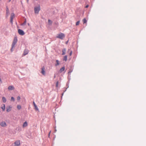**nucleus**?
Listing matches in <instances>:
<instances>
[{"label":"nucleus","mask_w":146,"mask_h":146,"mask_svg":"<svg viewBox=\"0 0 146 146\" xmlns=\"http://www.w3.org/2000/svg\"><path fill=\"white\" fill-rule=\"evenodd\" d=\"M58 81L56 82V87H58Z\"/></svg>","instance_id":"obj_28"},{"label":"nucleus","mask_w":146,"mask_h":146,"mask_svg":"<svg viewBox=\"0 0 146 146\" xmlns=\"http://www.w3.org/2000/svg\"><path fill=\"white\" fill-rule=\"evenodd\" d=\"M34 107H35V110H37V111L38 110V108L37 107V106L36 105Z\"/></svg>","instance_id":"obj_23"},{"label":"nucleus","mask_w":146,"mask_h":146,"mask_svg":"<svg viewBox=\"0 0 146 146\" xmlns=\"http://www.w3.org/2000/svg\"><path fill=\"white\" fill-rule=\"evenodd\" d=\"M27 3H28L29 1V0H27Z\"/></svg>","instance_id":"obj_35"},{"label":"nucleus","mask_w":146,"mask_h":146,"mask_svg":"<svg viewBox=\"0 0 146 146\" xmlns=\"http://www.w3.org/2000/svg\"><path fill=\"white\" fill-rule=\"evenodd\" d=\"M8 89L9 90H14L15 88L13 86H10L8 87Z\"/></svg>","instance_id":"obj_11"},{"label":"nucleus","mask_w":146,"mask_h":146,"mask_svg":"<svg viewBox=\"0 0 146 146\" xmlns=\"http://www.w3.org/2000/svg\"><path fill=\"white\" fill-rule=\"evenodd\" d=\"M27 23V21L26 19H25V21L22 24V25H26Z\"/></svg>","instance_id":"obj_22"},{"label":"nucleus","mask_w":146,"mask_h":146,"mask_svg":"<svg viewBox=\"0 0 146 146\" xmlns=\"http://www.w3.org/2000/svg\"><path fill=\"white\" fill-rule=\"evenodd\" d=\"M29 52L28 50H27L25 49L24 50L23 54L24 55H25L27 54Z\"/></svg>","instance_id":"obj_12"},{"label":"nucleus","mask_w":146,"mask_h":146,"mask_svg":"<svg viewBox=\"0 0 146 146\" xmlns=\"http://www.w3.org/2000/svg\"><path fill=\"white\" fill-rule=\"evenodd\" d=\"M83 21L84 24L86 23L87 21L85 18H84L83 19Z\"/></svg>","instance_id":"obj_19"},{"label":"nucleus","mask_w":146,"mask_h":146,"mask_svg":"<svg viewBox=\"0 0 146 146\" xmlns=\"http://www.w3.org/2000/svg\"><path fill=\"white\" fill-rule=\"evenodd\" d=\"M63 94H64V93H63L62 94V95H63Z\"/></svg>","instance_id":"obj_38"},{"label":"nucleus","mask_w":146,"mask_h":146,"mask_svg":"<svg viewBox=\"0 0 146 146\" xmlns=\"http://www.w3.org/2000/svg\"><path fill=\"white\" fill-rule=\"evenodd\" d=\"M11 0H9V2H10L11 1Z\"/></svg>","instance_id":"obj_36"},{"label":"nucleus","mask_w":146,"mask_h":146,"mask_svg":"<svg viewBox=\"0 0 146 146\" xmlns=\"http://www.w3.org/2000/svg\"><path fill=\"white\" fill-rule=\"evenodd\" d=\"M28 125L27 123V121H25L24 123L23 124V127H27Z\"/></svg>","instance_id":"obj_14"},{"label":"nucleus","mask_w":146,"mask_h":146,"mask_svg":"<svg viewBox=\"0 0 146 146\" xmlns=\"http://www.w3.org/2000/svg\"><path fill=\"white\" fill-rule=\"evenodd\" d=\"M28 25H29V23H28Z\"/></svg>","instance_id":"obj_37"},{"label":"nucleus","mask_w":146,"mask_h":146,"mask_svg":"<svg viewBox=\"0 0 146 146\" xmlns=\"http://www.w3.org/2000/svg\"><path fill=\"white\" fill-rule=\"evenodd\" d=\"M80 23V21H78L76 23V25L77 26L79 25Z\"/></svg>","instance_id":"obj_25"},{"label":"nucleus","mask_w":146,"mask_h":146,"mask_svg":"<svg viewBox=\"0 0 146 146\" xmlns=\"http://www.w3.org/2000/svg\"><path fill=\"white\" fill-rule=\"evenodd\" d=\"M41 73L43 75H45V68L44 66H43L41 68Z\"/></svg>","instance_id":"obj_10"},{"label":"nucleus","mask_w":146,"mask_h":146,"mask_svg":"<svg viewBox=\"0 0 146 146\" xmlns=\"http://www.w3.org/2000/svg\"><path fill=\"white\" fill-rule=\"evenodd\" d=\"M72 50L70 51V53H69V55L70 56H71L72 55Z\"/></svg>","instance_id":"obj_29"},{"label":"nucleus","mask_w":146,"mask_h":146,"mask_svg":"<svg viewBox=\"0 0 146 146\" xmlns=\"http://www.w3.org/2000/svg\"><path fill=\"white\" fill-rule=\"evenodd\" d=\"M18 33L20 35L22 36L23 35L25 34L24 31L21 29H19L18 30Z\"/></svg>","instance_id":"obj_5"},{"label":"nucleus","mask_w":146,"mask_h":146,"mask_svg":"<svg viewBox=\"0 0 146 146\" xmlns=\"http://www.w3.org/2000/svg\"><path fill=\"white\" fill-rule=\"evenodd\" d=\"M50 132H49V133L48 134L49 136L50 134Z\"/></svg>","instance_id":"obj_34"},{"label":"nucleus","mask_w":146,"mask_h":146,"mask_svg":"<svg viewBox=\"0 0 146 146\" xmlns=\"http://www.w3.org/2000/svg\"><path fill=\"white\" fill-rule=\"evenodd\" d=\"M2 100L3 103H5L6 102L7 100L5 97H2Z\"/></svg>","instance_id":"obj_16"},{"label":"nucleus","mask_w":146,"mask_h":146,"mask_svg":"<svg viewBox=\"0 0 146 146\" xmlns=\"http://www.w3.org/2000/svg\"><path fill=\"white\" fill-rule=\"evenodd\" d=\"M65 67H62L60 69V73H61L63 71H64V70H65Z\"/></svg>","instance_id":"obj_15"},{"label":"nucleus","mask_w":146,"mask_h":146,"mask_svg":"<svg viewBox=\"0 0 146 146\" xmlns=\"http://www.w3.org/2000/svg\"><path fill=\"white\" fill-rule=\"evenodd\" d=\"M67 55H65L64 56L63 58V60L65 61H66L67 60Z\"/></svg>","instance_id":"obj_17"},{"label":"nucleus","mask_w":146,"mask_h":146,"mask_svg":"<svg viewBox=\"0 0 146 146\" xmlns=\"http://www.w3.org/2000/svg\"><path fill=\"white\" fill-rule=\"evenodd\" d=\"M15 17V14L13 13H12L11 15L10 22L13 24V19Z\"/></svg>","instance_id":"obj_4"},{"label":"nucleus","mask_w":146,"mask_h":146,"mask_svg":"<svg viewBox=\"0 0 146 146\" xmlns=\"http://www.w3.org/2000/svg\"><path fill=\"white\" fill-rule=\"evenodd\" d=\"M1 108L3 110V111H4L5 110V105L4 104H3V106L1 107Z\"/></svg>","instance_id":"obj_18"},{"label":"nucleus","mask_w":146,"mask_h":146,"mask_svg":"<svg viewBox=\"0 0 146 146\" xmlns=\"http://www.w3.org/2000/svg\"><path fill=\"white\" fill-rule=\"evenodd\" d=\"M66 51V49L65 48H63L62 51V55H64L65 54V52Z\"/></svg>","instance_id":"obj_13"},{"label":"nucleus","mask_w":146,"mask_h":146,"mask_svg":"<svg viewBox=\"0 0 146 146\" xmlns=\"http://www.w3.org/2000/svg\"><path fill=\"white\" fill-rule=\"evenodd\" d=\"M52 21H51L50 19L48 20V23L49 25H51L52 24Z\"/></svg>","instance_id":"obj_21"},{"label":"nucleus","mask_w":146,"mask_h":146,"mask_svg":"<svg viewBox=\"0 0 146 146\" xmlns=\"http://www.w3.org/2000/svg\"><path fill=\"white\" fill-rule=\"evenodd\" d=\"M1 0H0V1H1Z\"/></svg>","instance_id":"obj_41"},{"label":"nucleus","mask_w":146,"mask_h":146,"mask_svg":"<svg viewBox=\"0 0 146 146\" xmlns=\"http://www.w3.org/2000/svg\"><path fill=\"white\" fill-rule=\"evenodd\" d=\"M72 70H70L68 72V74L69 75L70 74V73L72 72Z\"/></svg>","instance_id":"obj_27"},{"label":"nucleus","mask_w":146,"mask_h":146,"mask_svg":"<svg viewBox=\"0 0 146 146\" xmlns=\"http://www.w3.org/2000/svg\"><path fill=\"white\" fill-rule=\"evenodd\" d=\"M65 36V35L64 33H60L57 35L56 38L62 40L64 38Z\"/></svg>","instance_id":"obj_2"},{"label":"nucleus","mask_w":146,"mask_h":146,"mask_svg":"<svg viewBox=\"0 0 146 146\" xmlns=\"http://www.w3.org/2000/svg\"><path fill=\"white\" fill-rule=\"evenodd\" d=\"M0 125L1 126L5 127L7 126V125L6 122L4 121H2L0 123Z\"/></svg>","instance_id":"obj_6"},{"label":"nucleus","mask_w":146,"mask_h":146,"mask_svg":"<svg viewBox=\"0 0 146 146\" xmlns=\"http://www.w3.org/2000/svg\"><path fill=\"white\" fill-rule=\"evenodd\" d=\"M12 107L11 106H7L6 107V111L7 112H10L11 110Z\"/></svg>","instance_id":"obj_9"},{"label":"nucleus","mask_w":146,"mask_h":146,"mask_svg":"<svg viewBox=\"0 0 146 146\" xmlns=\"http://www.w3.org/2000/svg\"><path fill=\"white\" fill-rule=\"evenodd\" d=\"M15 146H19L20 144V141L17 140L14 143Z\"/></svg>","instance_id":"obj_8"},{"label":"nucleus","mask_w":146,"mask_h":146,"mask_svg":"<svg viewBox=\"0 0 146 146\" xmlns=\"http://www.w3.org/2000/svg\"><path fill=\"white\" fill-rule=\"evenodd\" d=\"M20 97L19 96H18L17 97V99L18 100H20Z\"/></svg>","instance_id":"obj_30"},{"label":"nucleus","mask_w":146,"mask_h":146,"mask_svg":"<svg viewBox=\"0 0 146 146\" xmlns=\"http://www.w3.org/2000/svg\"><path fill=\"white\" fill-rule=\"evenodd\" d=\"M40 10V5H38V6L35 7L34 8V11L35 14H38L39 11Z\"/></svg>","instance_id":"obj_3"},{"label":"nucleus","mask_w":146,"mask_h":146,"mask_svg":"<svg viewBox=\"0 0 146 146\" xmlns=\"http://www.w3.org/2000/svg\"><path fill=\"white\" fill-rule=\"evenodd\" d=\"M17 41V38L16 36L14 37L13 43L11 45V51L12 52L13 51V48L15 47V45L16 44Z\"/></svg>","instance_id":"obj_1"},{"label":"nucleus","mask_w":146,"mask_h":146,"mask_svg":"<svg viewBox=\"0 0 146 146\" xmlns=\"http://www.w3.org/2000/svg\"><path fill=\"white\" fill-rule=\"evenodd\" d=\"M17 108L18 110H20L21 108V106L20 105H18L17 106Z\"/></svg>","instance_id":"obj_24"},{"label":"nucleus","mask_w":146,"mask_h":146,"mask_svg":"<svg viewBox=\"0 0 146 146\" xmlns=\"http://www.w3.org/2000/svg\"><path fill=\"white\" fill-rule=\"evenodd\" d=\"M56 64H55V66H57L59 65V62L58 60H56Z\"/></svg>","instance_id":"obj_20"},{"label":"nucleus","mask_w":146,"mask_h":146,"mask_svg":"<svg viewBox=\"0 0 146 146\" xmlns=\"http://www.w3.org/2000/svg\"><path fill=\"white\" fill-rule=\"evenodd\" d=\"M88 7H89V5H86V6H85V7H86V8H88Z\"/></svg>","instance_id":"obj_32"},{"label":"nucleus","mask_w":146,"mask_h":146,"mask_svg":"<svg viewBox=\"0 0 146 146\" xmlns=\"http://www.w3.org/2000/svg\"><path fill=\"white\" fill-rule=\"evenodd\" d=\"M6 18H7L9 15V11L7 7H6Z\"/></svg>","instance_id":"obj_7"},{"label":"nucleus","mask_w":146,"mask_h":146,"mask_svg":"<svg viewBox=\"0 0 146 146\" xmlns=\"http://www.w3.org/2000/svg\"><path fill=\"white\" fill-rule=\"evenodd\" d=\"M33 105H34V106H36V105L35 104V102H33Z\"/></svg>","instance_id":"obj_31"},{"label":"nucleus","mask_w":146,"mask_h":146,"mask_svg":"<svg viewBox=\"0 0 146 146\" xmlns=\"http://www.w3.org/2000/svg\"><path fill=\"white\" fill-rule=\"evenodd\" d=\"M2 83V81L1 78H0V83Z\"/></svg>","instance_id":"obj_33"},{"label":"nucleus","mask_w":146,"mask_h":146,"mask_svg":"<svg viewBox=\"0 0 146 146\" xmlns=\"http://www.w3.org/2000/svg\"><path fill=\"white\" fill-rule=\"evenodd\" d=\"M11 101H13V102L15 101V99L13 97H12L11 98Z\"/></svg>","instance_id":"obj_26"},{"label":"nucleus","mask_w":146,"mask_h":146,"mask_svg":"<svg viewBox=\"0 0 146 146\" xmlns=\"http://www.w3.org/2000/svg\"><path fill=\"white\" fill-rule=\"evenodd\" d=\"M55 76H54V78H55Z\"/></svg>","instance_id":"obj_40"},{"label":"nucleus","mask_w":146,"mask_h":146,"mask_svg":"<svg viewBox=\"0 0 146 146\" xmlns=\"http://www.w3.org/2000/svg\"><path fill=\"white\" fill-rule=\"evenodd\" d=\"M69 50H70V49H69V50H68V52L69 51Z\"/></svg>","instance_id":"obj_39"}]
</instances>
